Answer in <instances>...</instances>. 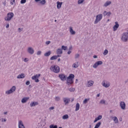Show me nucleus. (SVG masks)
<instances>
[{
  "mask_svg": "<svg viewBox=\"0 0 128 128\" xmlns=\"http://www.w3.org/2000/svg\"><path fill=\"white\" fill-rule=\"evenodd\" d=\"M50 44V41H46V44L47 45Z\"/></svg>",
  "mask_w": 128,
  "mask_h": 128,
  "instance_id": "50",
  "label": "nucleus"
},
{
  "mask_svg": "<svg viewBox=\"0 0 128 128\" xmlns=\"http://www.w3.org/2000/svg\"><path fill=\"white\" fill-rule=\"evenodd\" d=\"M101 64H102V61H98L96 62V63L93 65V68H96L98 66H101Z\"/></svg>",
  "mask_w": 128,
  "mask_h": 128,
  "instance_id": "8",
  "label": "nucleus"
},
{
  "mask_svg": "<svg viewBox=\"0 0 128 128\" xmlns=\"http://www.w3.org/2000/svg\"><path fill=\"white\" fill-rule=\"evenodd\" d=\"M11 2H15L16 0H11Z\"/></svg>",
  "mask_w": 128,
  "mask_h": 128,
  "instance_id": "63",
  "label": "nucleus"
},
{
  "mask_svg": "<svg viewBox=\"0 0 128 128\" xmlns=\"http://www.w3.org/2000/svg\"><path fill=\"white\" fill-rule=\"evenodd\" d=\"M28 98H24L22 100V104H26V102H28Z\"/></svg>",
  "mask_w": 128,
  "mask_h": 128,
  "instance_id": "23",
  "label": "nucleus"
},
{
  "mask_svg": "<svg viewBox=\"0 0 128 128\" xmlns=\"http://www.w3.org/2000/svg\"><path fill=\"white\" fill-rule=\"evenodd\" d=\"M78 56H80V54H76L75 56V58H78Z\"/></svg>",
  "mask_w": 128,
  "mask_h": 128,
  "instance_id": "49",
  "label": "nucleus"
},
{
  "mask_svg": "<svg viewBox=\"0 0 128 128\" xmlns=\"http://www.w3.org/2000/svg\"><path fill=\"white\" fill-rule=\"evenodd\" d=\"M34 80H35L36 82H40V80L38 78L36 79H33Z\"/></svg>",
  "mask_w": 128,
  "mask_h": 128,
  "instance_id": "47",
  "label": "nucleus"
},
{
  "mask_svg": "<svg viewBox=\"0 0 128 128\" xmlns=\"http://www.w3.org/2000/svg\"><path fill=\"white\" fill-rule=\"evenodd\" d=\"M38 105V102H33L30 104V106L31 108H32V106H36Z\"/></svg>",
  "mask_w": 128,
  "mask_h": 128,
  "instance_id": "14",
  "label": "nucleus"
},
{
  "mask_svg": "<svg viewBox=\"0 0 128 128\" xmlns=\"http://www.w3.org/2000/svg\"><path fill=\"white\" fill-rule=\"evenodd\" d=\"M40 0H35V2H40Z\"/></svg>",
  "mask_w": 128,
  "mask_h": 128,
  "instance_id": "61",
  "label": "nucleus"
},
{
  "mask_svg": "<svg viewBox=\"0 0 128 128\" xmlns=\"http://www.w3.org/2000/svg\"><path fill=\"white\" fill-rule=\"evenodd\" d=\"M119 120H120V122H122V118H120L119 119Z\"/></svg>",
  "mask_w": 128,
  "mask_h": 128,
  "instance_id": "60",
  "label": "nucleus"
},
{
  "mask_svg": "<svg viewBox=\"0 0 128 128\" xmlns=\"http://www.w3.org/2000/svg\"><path fill=\"white\" fill-rule=\"evenodd\" d=\"M120 106L122 110H126V103L124 102H120Z\"/></svg>",
  "mask_w": 128,
  "mask_h": 128,
  "instance_id": "11",
  "label": "nucleus"
},
{
  "mask_svg": "<svg viewBox=\"0 0 128 128\" xmlns=\"http://www.w3.org/2000/svg\"><path fill=\"white\" fill-rule=\"evenodd\" d=\"M16 86H13L10 90L6 92V94H12L14 92L16 91Z\"/></svg>",
  "mask_w": 128,
  "mask_h": 128,
  "instance_id": "6",
  "label": "nucleus"
},
{
  "mask_svg": "<svg viewBox=\"0 0 128 128\" xmlns=\"http://www.w3.org/2000/svg\"><path fill=\"white\" fill-rule=\"evenodd\" d=\"M57 54H62V50L58 48L56 50Z\"/></svg>",
  "mask_w": 128,
  "mask_h": 128,
  "instance_id": "25",
  "label": "nucleus"
},
{
  "mask_svg": "<svg viewBox=\"0 0 128 128\" xmlns=\"http://www.w3.org/2000/svg\"><path fill=\"white\" fill-rule=\"evenodd\" d=\"M90 100V98H86L84 101H83V104H88V102Z\"/></svg>",
  "mask_w": 128,
  "mask_h": 128,
  "instance_id": "33",
  "label": "nucleus"
},
{
  "mask_svg": "<svg viewBox=\"0 0 128 128\" xmlns=\"http://www.w3.org/2000/svg\"><path fill=\"white\" fill-rule=\"evenodd\" d=\"M94 84V81L90 80L88 82V86L90 88V86H92Z\"/></svg>",
  "mask_w": 128,
  "mask_h": 128,
  "instance_id": "19",
  "label": "nucleus"
},
{
  "mask_svg": "<svg viewBox=\"0 0 128 128\" xmlns=\"http://www.w3.org/2000/svg\"><path fill=\"white\" fill-rule=\"evenodd\" d=\"M46 0H42L40 2V4H46Z\"/></svg>",
  "mask_w": 128,
  "mask_h": 128,
  "instance_id": "37",
  "label": "nucleus"
},
{
  "mask_svg": "<svg viewBox=\"0 0 128 128\" xmlns=\"http://www.w3.org/2000/svg\"><path fill=\"white\" fill-rule=\"evenodd\" d=\"M27 52L30 54H34V48L32 47H28Z\"/></svg>",
  "mask_w": 128,
  "mask_h": 128,
  "instance_id": "9",
  "label": "nucleus"
},
{
  "mask_svg": "<svg viewBox=\"0 0 128 128\" xmlns=\"http://www.w3.org/2000/svg\"><path fill=\"white\" fill-rule=\"evenodd\" d=\"M121 40L122 42H126L128 40V32H126L122 34Z\"/></svg>",
  "mask_w": 128,
  "mask_h": 128,
  "instance_id": "3",
  "label": "nucleus"
},
{
  "mask_svg": "<svg viewBox=\"0 0 128 128\" xmlns=\"http://www.w3.org/2000/svg\"><path fill=\"white\" fill-rule=\"evenodd\" d=\"M72 54V51H70V50L68 51V54Z\"/></svg>",
  "mask_w": 128,
  "mask_h": 128,
  "instance_id": "56",
  "label": "nucleus"
},
{
  "mask_svg": "<svg viewBox=\"0 0 128 128\" xmlns=\"http://www.w3.org/2000/svg\"><path fill=\"white\" fill-rule=\"evenodd\" d=\"M2 4L4 5V6H6V1L2 2Z\"/></svg>",
  "mask_w": 128,
  "mask_h": 128,
  "instance_id": "53",
  "label": "nucleus"
},
{
  "mask_svg": "<svg viewBox=\"0 0 128 128\" xmlns=\"http://www.w3.org/2000/svg\"><path fill=\"white\" fill-rule=\"evenodd\" d=\"M96 122H98V120L96 118L95 120L94 121V124Z\"/></svg>",
  "mask_w": 128,
  "mask_h": 128,
  "instance_id": "57",
  "label": "nucleus"
},
{
  "mask_svg": "<svg viewBox=\"0 0 128 128\" xmlns=\"http://www.w3.org/2000/svg\"><path fill=\"white\" fill-rule=\"evenodd\" d=\"M102 85L104 86V88H108L110 86V83H108V84L106 83L104 81H103L102 82Z\"/></svg>",
  "mask_w": 128,
  "mask_h": 128,
  "instance_id": "16",
  "label": "nucleus"
},
{
  "mask_svg": "<svg viewBox=\"0 0 128 128\" xmlns=\"http://www.w3.org/2000/svg\"><path fill=\"white\" fill-rule=\"evenodd\" d=\"M14 13L12 12H8L7 14V16L5 18V20L7 22H10L12 19L14 18Z\"/></svg>",
  "mask_w": 128,
  "mask_h": 128,
  "instance_id": "4",
  "label": "nucleus"
},
{
  "mask_svg": "<svg viewBox=\"0 0 128 128\" xmlns=\"http://www.w3.org/2000/svg\"><path fill=\"white\" fill-rule=\"evenodd\" d=\"M84 2V0H78V4H82V2Z\"/></svg>",
  "mask_w": 128,
  "mask_h": 128,
  "instance_id": "39",
  "label": "nucleus"
},
{
  "mask_svg": "<svg viewBox=\"0 0 128 128\" xmlns=\"http://www.w3.org/2000/svg\"><path fill=\"white\" fill-rule=\"evenodd\" d=\"M18 30L19 32H22V30L20 28H18Z\"/></svg>",
  "mask_w": 128,
  "mask_h": 128,
  "instance_id": "54",
  "label": "nucleus"
},
{
  "mask_svg": "<svg viewBox=\"0 0 128 128\" xmlns=\"http://www.w3.org/2000/svg\"><path fill=\"white\" fill-rule=\"evenodd\" d=\"M26 0H21L20 4H26Z\"/></svg>",
  "mask_w": 128,
  "mask_h": 128,
  "instance_id": "41",
  "label": "nucleus"
},
{
  "mask_svg": "<svg viewBox=\"0 0 128 128\" xmlns=\"http://www.w3.org/2000/svg\"><path fill=\"white\" fill-rule=\"evenodd\" d=\"M100 104H106V101L104 100H102L100 101Z\"/></svg>",
  "mask_w": 128,
  "mask_h": 128,
  "instance_id": "40",
  "label": "nucleus"
},
{
  "mask_svg": "<svg viewBox=\"0 0 128 128\" xmlns=\"http://www.w3.org/2000/svg\"><path fill=\"white\" fill-rule=\"evenodd\" d=\"M50 128H58V126L56 125H54V124H51L50 126Z\"/></svg>",
  "mask_w": 128,
  "mask_h": 128,
  "instance_id": "35",
  "label": "nucleus"
},
{
  "mask_svg": "<svg viewBox=\"0 0 128 128\" xmlns=\"http://www.w3.org/2000/svg\"><path fill=\"white\" fill-rule=\"evenodd\" d=\"M80 110V104L76 103V112H78Z\"/></svg>",
  "mask_w": 128,
  "mask_h": 128,
  "instance_id": "28",
  "label": "nucleus"
},
{
  "mask_svg": "<svg viewBox=\"0 0 128 128\" xmlns=\"http://www.w3.org/2000/svg\"><path fill=\"white\" fill-rule=\"evenodd\" d=\"M2 122H6V118H2Z\"/></svg>",
  "mask_w": 128,
  "mask_h": 128,
  "instance_id": "43",
  "label": "nucleus"
},
{
  "mask_svg": "<svg viewBox=\"0 0 128 128\" xmlns=\"http://www.w3.org/2000/svg\"><path fill=\"white\" fill-rule=\"evenodd\" d=\"M97 120H100L102 118V115H99L97 118H96Z\"/></svg>",
  "mask_w": 128,
  "mask_h": 128,
  "instance_id": "31",
  "label": "nucleus"
},
{
  "mask_svg": "<svg viewBox=\"0 0 128 128\" xmlns=\"http://www.w3.org/2000/svg\"><path fill=\"white\" fill-rule=\"evenodd\" d=\"M94 58H98V56L96 55H94L93 56Z\"/></svg>",
  "mask_w": 128,
  "mask_h": 128,
  "instance_id": "52",
  "label": "nucleus"
},
{
  "mask_svg": "<svg viewBox=\"0 0 128 128\" xmlns=\"http://www.w3.org/2000/svg\"><path fill=\"white\" fill-rule=\"evenodd\" d=\"M102 20V14H99L96 16V18L94 20V24H96L100 22Z\"/></svg>",
  "mask_w": 128,
  "mask_h": 128,
  "instance_id": "5",
  "label": "nucleus"
},
{
  "mask_svg": "<svg viewBox=\"0 0 128 128\" xmlns=\"http://www.w3.org/2000/svg\"><path fill=\"white\" fill-rule=\"evenodd\" d=\"M70 32L71 34H76V31L72 29V27H70Z\"/></svg>",
  "mask_w": 128,
  "mask_h": 128,
  "instance_id": "24",
  "label": "nucleus"
},
{
  "mask_svg": "<svg viewBox=\"0 0 128 128\" xmlns=\"http://www.w3.org/2000/svg\"><path fill=\"white\" fill-rule=\"evenodd\" d=\"M106 14L107 16H110V14H112V12H107Z\"/></svg>",
  "mask_w": 128,
  "mask_h": 128,
  "instance_id": "44",
  "label": "nucleus"
},
{
  "mask_svg": "<svg viewBox=\"0 0 128 128\" xmlns=\"http://www.w3.org/2000/svg\"><path fill=\"white\" fill-rule=\"evenodd\" d=\"M49 110H54V106L50 107L49 108Z\"/></svg>",
  "mask_w": 128,
  "mask_h": 128,
  "instance_id": "46",
  "label": "nucleus"
},
{
  "mask_svg": "<svg viewBox=\"0 0 128 128\" xmlns=\"http://www.w3.org/2000/svg\"><path fill=\"white\" fill-rule=\"evenodd\" d=\"M78 66H80V64H78V62H76L72 64V66L74 68H78Z\"/></svg>",
  "mask_w": 128,
  "mask_h": 128,
  "instance_id": "22",
  "label": "nucleus"
},
{
  "mask_svg": "<svg viewBox=\"0 0 128 128\" xmlns=\"http://www.w3.org/2000/svg\"><path fill=\"white\" fill-rule=\"evenodd\" d=\"M24 62H28V58H24Z\"/></svg>",
  "mask_w": 128,
  "mask_h": 128,
  "instance_id": "45",
  "label": "nucleus"
},
{
  "mask_svg": "<svg viewBox=\"0 0 128 128\" xmlns=\"http://www.w3.org/2000/svg\"><path fill=\"white\" fill-rule=\"evenodd\" d=\"M68 90L70 91V92H74V90H76V89L72 87H71L69 88H68Z\"/></svg>",
  "mask_w": 128,
  "mask_h": 128,
  "instance_id": "30",
  "label": "nucleus"
},
{
  "mask_svg": "<svg viewBox=\"0 0 128 128\" xmlns=\"http://www.w3.org/2000/svg\"><path fill=\"white\" fill-rule=\"evenodd\" d=\"M26 76H24V74H20L19 75H18V76H17V78H24Z\"/></svg>",
  "mask_w": 128,
  "mask_h": 128,
  "instance_id": "21",
  "label": "nucleus"
},
{
  "mask_svg": "<svg viewBox=\"0 0 128 128\" xmlns=\"http://www.w3.org/2000/svg\"><path fill=\"white\" fill-rule=\"evenodd\" d=\"M115 25L113 27V30L114 32H116L118 28V27L120 26V24H118V22H115Z\"/></svg>",
  "mask_w": 128,
  "mask_h": 128,
  "instance_id": "12",
  "label": "nucleus"
},
{
  "mask_svg": "<svg viewBox=\"0 0 128 128\" xmlns=\"http://www.w3.org/2000/svg\"><path fill=\"white\" fill-rule=\"evenodd\" d=\"M62 50H68V46H62Z\"/></svg>",
  "mask_w": 128,
  "mask_h": 128,
  "instance_id": "38",
  "label": "nucleus"
},
{
  "mask_svg": "<svg viewBox=\"0 0 128 128\" xmlns=\"http://www.w3.org/2000/svg\"><path fill=\"white\" fill-rule=\"evenodd\" d=\"M72 47L71 46L69 48V50H72Z\"/></svg>",
  "mask_w": 128,
  "mask_h": 128,
  "instance_id": "58",
  "label": "nucleus"
},
{
  "mask_svg": "<svg viewBox=\"0 0 128 128\" xmlns=\"http://www.w3.org/2000/svg\"><path fill=\"white\" fill-rule=\"evenodd\" d=\"M4 114H8V112H4Z\"/></svg>",
  "mask_w": 128,
  "mask_h": 128,
  "instance_id": "62",
  "label": "nucleus"
},
{
  "mask_svg": "<svg viewBox=\"0 0 128 128\" xmlns=\"http://www.w3.org/2000/svg\"><path fill=\"white\" fill-rule=\"evenodd\" d=\"M58 77L62 82H64V80H66V76L64 75V74H59Z\"/></svg>",
  "mask_w": 128,
  "mask_h": 128,
  "instance_id": "7",
  "label": "nucleus"
},
{
  "mask_svg": "<svg viewBox=\"0 0 128 128\" xmlns=\"http://www.w3.org/2000/svg\"><path fill=\"white\" fill-rule=\"evenodd\" d=\"M50 60H57L56 56H52L50 58Z\"/></svg>",
  "mask_w": 128,
  "mask_h": 128,
  "instance_id": "32",
  "label": "nucleus"
},
{
  "mask_svg": "<svg viewBox=\"0 0 128 128\" xmlns=\"http://www.w3.org/2000/svg\"><path fill=\"white\" fill-rule=\"evenodd\" d=\"M100 124H102V122H98L96 125L95 126L94 128H100Z\"/></svg>",
  "mask_w": 128,
  "mask_h": 128,
  "instance_id": "27",
  "label": "nucleus"
},
{
  "mask_svg": "<svg viewBox=\"0 0 128 128\" xmlns=\"http://www.w3.org/2000/svg\"><path fill=\"white\" fill-rule=\"evenodd\" d=\"M37 56H40V54H42V51H38L36 53Z\"/></svg>",
  "mask_w": 128,
  "mask_h": 128,
  "instance_id": "42",
  "label": "nucleus"
},
{
  "mask_svg": "<svg viewBox=\"0 0 128 128\" xmlns=\"http://www.w3.org/2000/svg\"><path fill=\"white\" fill-rule=\"evenodd\" d=\"M10 4H12H12H14V3H13V2H10Z\"/></svg>",
  "mask_w": 128,
  "mask_h": 128,
  "instance_id": "64",
  "label": "nucleus"
},
{
  "mask_svg": "<svg viewBox=\"0 0 128 128\" xmlns=\"http://www.w3.org/2000/svg\"><path fill=\"white\" fill-rule=\"evenodd\" d=\"M74 75L73 74H70V76L67 78V84L70 86L74 84Z\"/></svg>",
  "mask_w": 128,
  "mask_h": 128,
  "instance_id": "1",
  "label": "nucleus"
},
{
  "mask_svg": "<svg viewBox=\"0 0 128 128\" xmlns=\"http://www.w3.org/2000/svg\"><path fill=\"white\" fill-rule=\"evenodd\" d=\"M62 2H57V8H58V10H60V8H62Z\"/></svg>",
  "mask_w": 128,
  "mask_h": 128,
  "instance_id": "20",
  "label": "nucleus"
},
{
  "mask_svg": "<svg viewBox=\"0 0 128 128\" xmlns=\"http://www.w3.org/2000/svg\"><path fill=\"white\" fill-rule=\"evenodd\" d=\"M10 28V24H7V25L6 26V28Z\"/></svg>",
  "mask_w": 128,
  "mask_h": 128,
  "instance_id": "55",
  "label": "nucleus"
},
{
  "mask_svg": "<svg viewBox=\"0 0 128 128\" xmlns=\"http://www.w3.org/2000/svg\"><path fill=\"white\" fill-rule=\"evenodd\" d=\"M55 100H56V102H60V96H56L55 98Z\"/></svg>",
  "mask_w": 128,
  "mask_h": 128,
  "instance_id": "36",
  "label": "nucleus"
},
{
  "mask_svg": "<svg viewBox=\"0 0 128 128\" xmlns=\"http://www.w3.org/2000/svg\"><path fill=\"white\" fill-rule=\"evenodd\" d=\"M56 56V58L58 59V58H60V55H57Z\"/></svg>",
  "mask_w": 128,
  "mask_h": 128,
  "instance_id": "59",
  "label": "nucleus"
},
{
  "mask_svg": "<svg viewBox=\"0 0 128 128\" xmlns=\"http://www.w3.org/2000/svg\"><path fill=\"white\" fill-rule=\"evenodd\" d=\"M50 70H52L54 72H55L56 74H58L60 72V67L58 66L57 65L55 66H52L51 68H50Z\"/></svg>",
  "mask_w": 128,
  "mask_h": 128,
  "instance_id": "2",
  "label": "nucleus"
},
{
  "mask_svg": "<svg viewBox=\"0 0 128 128\" xmlns=\"http://www.w3.org/2000/svg\"><path fill=\"white\" fill-rule=\"evenodd\" d=\"M62 120H68V114H65L62 116Z\"/></svg>",
  "mask_w": 128,
  "mask_h": 128,
  "instance_id": "29",
  "label": "nucleus"
},
{
  "mask_svg": "<svg viewBox=\"0 0 128 128\" xmlns=\"http://www.w3.org/2000/svg\"><path fill=\"white\" fill-rule=\"evenodd\" d=\"M107 12H106V11H104V13H103V14H104V16H107Z\"/></svg>",
  "mask_w": 128,
  "mask_h": 128,
  "instance_id": "51",
  "label": "nucleus"
},
{
  "mask_svg": "<svg viewBox=\"0 0 128 128\" xmlns=\"http://www.w3.org/2000/svg\"><path fill=\"white\" fill-rule=\"evenodd\" d=\"M63 100L65 104V105L68 104V102H70V99L68 98H63Z\"/></svg>",
  "mask_w": 128,
  "mask_h": 128,
  "instance_id": "13",
  "label": "nucleus"
},
{
  "mask_svg": "<svg viewBox=\"0 0 128 128\" xmlns=\"http://www.w3.org/2000/svg\"><path fill=\"white\" fill-rule=\"evenodd\" d=\"M108 54V50H105L103 52V54L104 56H106Z\"/></svg>",
  "mask_w": 128,
  "mask_h": 128,
  "instance_id": "34",
  "label": "nucleus"
},
{
  "mask_svg": "<svg viewBox=\"0 0 128 128\" xmlns=\"http://www.w3.org/2000/svg\"><path fill=\"white\" fill-rule=\"evenodd\" d=\"M30 81H27L26 82V86H28L30 85Z\"/></svg>",
  "mask_w": 128,
  "mask_h": 128,
  "instance_id": "48",
  "label": "nucleus"
},
{
  "mask_svg": "<svg viewBox=\"0 0 128 128\" xmlns=\"http://www.w3.org/2000/svg\"><path fill=\"white\" fill-rule=\"evenodd\" d=\"M18 128H26L24 125V122L22 120H20L18 122Z\"/></svg>",
  "mask_w": 128,
  "mask_h": 128,
  "instance_id": "10",
  "label": "nucleus"
},
{
  "mask_svg": "<svg viewBox=\"0 0 128 128\" xmlns=\"http://www.w3.org/2000/svg\"><path fill=\"white\" fill-rule=\"evenodd\" d=\"M112 4V1H106L104 4V6L106 8V6H110Z\"/></svg>",
  "mask_w": 128,
  "mask_h": 128,
  "instance_id": "15",
  "label": "nucleus"
},
{
  "mask_svg": "<svg viewBox=\"0 0 128 128\" xmlns=\"http://www.w3.org/2000/svg\"><path fill=\"white\" fill-rule=\"evenodd\" d=\"M50 54H52V52L48 51V52H46V53H45L44 56H50Z\"/></svg>",
  "mask_w": 128,
  "mask_h": 128,
  "instance_id": "26",
  "label": "nucleus"
},
{
  "mask_svg": "<svg viewBox=\"0 0 128 128\" xmlns=\"http://www.w3.org/2000/svg\"><path fill=\"white\" fill-rule=\"evenodd\" d=\"M112 119L113 120L114 122V124H118V118L116 116L112 117Z\"/></svg>",
  "mask_w": 128,
  "mask_h": 128,
  "instance_id": "18",
  "label": "nucleus"
},
{
  "mask_svg": "<svg viewBox=\"0 0 128 128\" xmlns=\"http://www.w3.org/2000/svg\"><path fill=\"white\" fill-rule=\"evenodd\" d=\"M40 76V74H36V75H34V76L32 77V80H36V78H38Z\"/></svg>",
  "mask_w": 128,
  "mask_h": 128,
  "instance_id": "17",
  "label": "nucleus"
}]
</instances>
